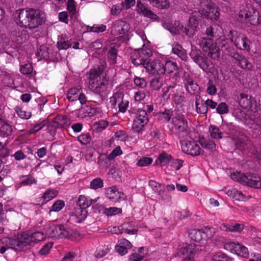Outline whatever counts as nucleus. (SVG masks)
<instances>
[{
  "label": "nucleus",
  "mask_w": 261,
  "mask_h": 261,
  "mask_svg": "<svg viewBox=\"0 0 261 261\" xmlns=\"http://www.w3.org/2000/svg\"><path fill=\"white\" fill-rule=\"evenodd\" d=\"M246 175L240 172H234L231 174L230 177L232 179L237 181L242 184H244V180L246 179Z\"/></svg>",
  "instance_id": "09e8293b"
},
{
  "label": "nucleus",
  "mask_w": 261,
  "mask_h": 261,
  "mask_svg": "<svg viewBox=\"0 0 261 261\" xmlns=\"http://www.w3.org/2000/svg\"><path fill=\"white\" fill-rule=\"evenodd\" d=\"M132 247L131 243L125 239H121L118 241L115 246L116 252L121 255L126 254L128 250Z\"/></svg>",
  "instance_id": "4be33fe9"
},
{
  "label": "nucleus",
  "mask_w": 261,
  "mask_h": 261,
  "mask_svg": "<svg viewBox=\"0 0 261 261\" xmlns=\"http://www.w3.org/2000/svg\"><path fill=\"white\" fill-rule=\"evenodd\" d=\"M108 246H99L94 253L95 256L97 258H100L105 256L109 252Z\"/></svg>",
  "instance_id": "a19ab883"
},
{
  "label": "nucleus",
  "mask_w": 261,
  "mask_h": 261,
  "mask_svg": "<svg viewBox=\"0 0 261 261\" xmlns=\"http://www.w3.org/2000/svg\"><path fill=\"white\" fill-rule=\"evenodd\" d=\"M128 29V24L124 21L116 20L113 23L111 34L116 38L123 36Z\"/></svg>",
  "instance_id": "f3484780"
},
{
  "label": "nucleus",
  "mask_w": 261,
  "mask_h": 261,
  "mask_svg": "<svg viewBox=\"0 0 261 261\" xmlns=\"http://www.w3.org/2000/svg\"><path fill=\"white\" fill-rule=\"evenodd\" d=\"M109 77L102 72L91 69L89 75V88L95 93H99L106 89Z\"/></svg>",
  "instance_id": "39448f33"
},
{
  "label": "nucleus",
  "mask_w": 261,
  "mask_h": 261,
  "mask_svg": "<svg viewBox=\"0 0 261 261\" xmlns=\"http://www.w3.org/2000/svg\"><path fill=\"white\" fill-rule=\"evenodd\" d=\"M184 84L187 91L191 94H196L199 92L200 88L190 77L188 73H185L183 77Z\"/></svg>",
  "instance_id": "6ab92c4d"
},
{
  "label": "nucleus",
  "mask_w": 261,
  "mask_h": 261,
  "mask_svg": "<svg viewBox=\"0 0 261 261\" xmlns=\"http://www.w3.org/2000/svg\"><path fill=\"white\" fill-rule=\"evenodd\" d=\"M58 194L57 190L48 189L43 193L40 197V200L42 201V203L45 204L57 197Z\"/></svg>",
  "instance_id": "c85d7f7f"
},
{
  "label": "nucleus",
  "mask_w": 261,
  "mask_h": 261,
  "mask_svg": "<svg viewBox=\"0 0 261 261\" xmlns=\"http://www.w3.org/2000/svg\"><path fill=\"white\" fill-rule=\"evenodd\" d=\"M65 206L64 202L61 200H57L52 205L49 212L60 211Z\"/></svg>",
  "instance_id": "5fc2aeb1"
},
{
  "label": "nucleus",
  "mask_w": 261,
  "mask_h": 261,
  "mask_svg": "<svg viewBox=\"0 0 261 261\" xmlns=\"http://www.w3.org/2000/svg\"><path fill=\"white\" fill-rule=\"evenodd\" d=\"M226 194L235 200L244 201L245 200V196L240 191L235 188H232L226 192Z\"/></svg>",
  "instance_id": "7c9ffc66"
},
{
  "label": "nucleus",
  "mask_w": 261,
  "mask_h": 261,
  "mask_svg": "<svg viewBox=\"0 0 261 261\" xmlns=\"http://www.w3.org/2000/svg\"><path fill=\"white\" fill-rule=\"evenodd\" d=\"M183 161L180 159H172L170 167L172 170H178L182 166Z\"/></svg>",
  "instance_id": "603ef678"
},
{
  "label": "nucleus",
  "mask_w": 261,
  "mask_h": 261,
  "mask_svg": "<svg viewBox=\"0 0 261 261\" xmlns=\"http://www.w3.org/2000/svg\"><path fill=\"white\" fill-rule=\"evenodd\" d=\"M172 127L179 134H186V136L190 134V128L188 126L187 120L185 116L181 114H176L173 115L171 121Z\"/></svg>",
  "instance_id": "1a4fd4ad"
},
{
  "label": "nucleus",
  "mask_w": 261,
  "mask_h": 261,
  "mask_svg": "<svg viewBox=\"0 0 261 261\" xmlns=\"http://www.w3.org/2000/svg\"><path fill=\"white\" fill-rule=\"evenodd\" d=\"M164 67L165 69V73H173L178 70L176 62L167 59H164Z\"/></svg>",
  "instance_id": "f704fd0d"
},
{
  "label": "nucleus",
  "mask_w": 261,
  "mask_h": 261,
  "mask_svg": "<svg viewBox=\"0 0 261 261\" xmlns=\"http://www.w3.org/2000/svg\"><path fill=\"white\" fill-rule=\"evenodd\" d=\"M195 105L196 112L198 113L204 114L207 112V107L206 106L205 102H204L202 100L197 99Z\"/></svg>",
  "instance_id": "79ce46f5"
},
{
  "label": "nucleus",
  "mask_w": 261,
  "mask_h": 261,
  "mask_svg": "<svg viewBox=\"0 0 261 261\" xmlns=\"http://www.w3.org/2000/svg\"><path fill=\"white\" fill-rule=\"evenodd\" d=\"M190 56L194 61L203 70L207 71V67L204 59L200 56L199 51L197 50H192Z\"/></svg>",
  "instance_id": "393cba45"
},
{
  "label": "nucleus",
  "mask_w": 261,
  "mask_h": 261,
  "mask_svg": "<svg viewBox=\"0 0 261 261\" xmlns=\"http://www.w3.org/2000/svg\"><path fill=\"white\" fill-rule=\"evenodd\" d=\"M106 198L112 203H116L126 198L124 194L119 191L116 186H112L105 189Z\"/></svg>",
  "instance_id": "2eb2a0df"
},
{
  "label": "nucleus",
  "mask_w": 261,
  "mask_h": 261,
  "mask_svg": "<svg viewBox=\"0 0 261 261\" xmlns=\"http://www.w3.org/2000/svg\"><path fill=\"white\" fill-rule=\"evenodd\" d=\"M204 236L202 229H193L189 232L190 238L195 242L204 240Z\"/></svg>",
  "instance_id": "72a5a7b5"
},
{
  "label": "nucleus",
  "mask_w": 261,
  "mask_h": 261,
  "mask_svg": "<svg viewBox=\"0 0 261 261\" xmlns=\"http://www.w3.org/2000/svg\"><path fill=\"white\" fill-rule=\"evenodd\" d=\"M79 142L84 145L88 144L91 140V137L88 134H83L80 135L78 138Z\"/></svg>",
  "instance_id": "774afa93"
},
{
  "label": "nucleus",
  "mask_w": 261,
  "mask_h": 261,
  "mask_svg": "<svg viewBox=\"0 0 261 261\" xmlns=\"http://www.w3.org/2000/svg\"><path fill=\"white\" fill-rule=\"evenodd\" d=\"M1 243L6 247L12 248L16 251L23 250L21 235H18L16 239L4 237L0 240Z\"/></svg>",
  "instance_id": "4468645a"
},
{
  "label": "nucleus",
  "mask_w": 261,
  "mask_h": 261,
  "mask_svg": "<svg viewBox=\"0 0 261 261\" xmlns=\"http://www.w3.org/2000/svg\"><path fill=\"white\" fill-rule=\"evenodd\" d=\"M162 25L165 29L168 30L172 34H184L185 28L178 21L176 20L173 23L164 22L162 23Z\"/></svg>",
  "instance_id": "aec40b11"
},
{
  "label": "nucleus",
  "mask_w": 261,
  "mask_h": 261,
  "mask_svg": "<svg viewBox=\"0 0 261 261\" xmlns=\"http://www.w3.org/2000/svg\"><path fill=\"white\" fill-rule=\"evenodd\" d=\"M172 159V157L170 154L163 152L159 155L156 163L161 166H167L168 164H170Z\"/></svg>",
  "instance_id": "e433bc0d"
},
{
  "label": "nucleus",
  "mask_w": 261,
  "mask_h": 261,
  "mask_svg": "<svg viewBox=\"0 0 261 261\" xmlns=\"http://www.w3.org/2000/svg\"><path fill=\"white\" fill-rule=\"evenodd\" d=\"M235 58L242 68L248 70L251 69L252 67L251 63L244 56L237 55Z\"/></svg>",
  "instance_id": "c9c22d12"
},
{
  "label": "nucleus",
  "mask_w": 261,
  "mask_h": 261,
  "mask_svg": "<svg viewBox=\"0 0 261 261\" xmlns=\"http://www.w3.org/2000/svg\"><path fill=\"white\" fill-rule=\"evenodd\" d=\"M0 132L4 136H8L12 132L11 126L3 120V123L0 125Z\"/></svg>",
  "instance_id": "a18cd8bd"
},
{
  "label": "nucleus",
  "mask_w": 261,
  "mask_h": 261,
  "mask_svg": "<svg viewBox=\"0 0 261 261\" xmlns=\"http://www.w3.org/2000/svg\"><path fill=\"white\" fill-rule=\"evenodd\" d=\"M229 37L238 48L249 51L250 41L244 34L236 31H231L229 34Z\"/></svg>",
  "instance_id": "9b49d317"
},
{
  "label": "nucleus",
  "mask_w": 261,
  "mask_h": 261,
  "mask_svg": "<svg viewBox=\"0 0 261 261\" xmlns=\"http://www.w3.org/2000/svg\"><path fill=\"white\" fill-rule=\"evenodd\" d=\"M122 154V150L121 149V148L120 147V146H117L113 150L111 153L108 155L107 159L109 160H112L117 156L120 155Z\"/></svg>",
  "instance_id": "e2e57ef3"
},
{
  "label": "nucleus",
  "mask_w": 261,
  "mask_h": 261,
  "mask_svg": "<svg viewBox=\"0 0 261 261\" xmlns=\"http://www.w3.org/2000/svg\"><path fill=\"white\" fill-rule=\"evenodd\" d=\"M199 44L204 51L208 52L213 59L216 60L220 57V49L211 38H201L199 40Z\"/></svg>",
  "instance_id": "0eeeda50"
},
{
  "label": "nucleus",
  "mask_w": 261,
  "mask_h": 261,
  "mask_svg": "<svg viewBox=\"0 0 261 261\" xmlns=\"http://www.w3.org/2000/svg\"><path fill=\"white\" fill-rule=\"evenodd\" d=\"M224 249L244 258H248L249 255L248 248L239 243L227 242L224 245Z\"/></svg>",
  "instance_id": "ddd939ff"
},
{
  "label": "nucleus",
  "mask_w": 261,
  "mask_h": 261,
  "mask_svg": "<svg viewBox=\"0 0 261 261\" xmlns=\"http://www.w3.org/2000/svg\"><path fill=\"white\" fill-rule=\"evenodd\" d=\"M24 179H22L20 184L21 186H31L36 183V180L32 176H24Z\"/></svg>",
  "instance_id": "0e129e2a"
},
{
  "label": "nucleus",
  "mask_w": 261,
  "mask_h": 261,
  "mask_svg": "<svg viewBox=\"0 0 261 261\" xmlns=\"http://www.w3.org/2000/svg\"><path fill=\"white\" fill-rule=\"evenodd\" d=\"M45 234L40 231H37L31 234L23 233L21 234L23 250L29 245H33L39 242L43 241L46 237Z\"/></svg>",
  "instance_id": "f8f14e48"
},
{
  "label": "nucleus",
  "mask_w": 261,
  "mask_h": 261,
  "mask_svg": "<svg viewBox=\"0 0 261 261\" xmlns=\"http://www.w3.org/2000/svg\"><path fill=\"white\" fill-rule=\"evenodd\" d=\"M47 237L55 239H68L75 240L80 237V233L76 230L67 228L64 225L57 224L54 222H49L44 227Z\"/></svg>",
  "instance_id": "20e7f679"
},
{
  "label": "nucleus",
  "mask_w": 261,
  "mask_h": 261,
  "mask_svg": "<svg viewBox=\"0 0 261 261\" xmlns=\"http://www.w3.org/2000/svg\"><path fill=\"white\" fill-rule=\"evenodd\" d=\"M212 259L214 261H228V257L224 253L219 252L213 255Z\"/></svg>",
  "instance_id": "052dcab7"
},
{
  "label": "nucleus",
  "mask_w": 261,
  "mask_h": 261,
  "mask_svg": "<svg viewBox=\"0 0 261 261\" xmlns=\"http://www.w3.org/2000/svg\"><path fill=\"white\" fill-rule=\"evenodd\" d=\"M197 13H198L197 11L196 12H194L193 14L190 13L192 16L190 17L188 21V28H185L184 29V34L189 37L193 36L197 31V28L198 25V21L195 18Z\"/></svg>",
  "instance_id": "a211bd4d"
},
{
  "label": "nucleus",
  "mask_w": 261,
  "mask_h": 261,
  "mask_svg": "<svg viewBox=\"0 0 261 261\" xmlns=\"http://www.w3.org/2000/svg\"><path fill=\"white\" fill-rule=\"evenodd\" d=\"M137 11L139 13L151 19H156V15L150 10L146 8L140 2L138 1L137 4Z\"/></svg>",
  "instance_id": "a878e982"
},
{
  "label": "nucleus",
  "mask_w": 261,
  "mask_h": 261,
  "mask_svg": "<svg viewBox=\"0 0 261 261\" xmlns=\"http://www.w3.org/2000/svg\"><path fill=\"white\" fill-rule=\"evenodd\" d=\"M162 86V82L159 77H155L150 82V86L153 90H159L161 88Z\"/></svg>",
  "instance_id": "338daca9"
},
{
  "label": "nucleus",
  "mask_w": 261,
  "mask_h": 261,
  "mask_svg": "<svg viewBox=\"0 0 261 261\" xmlns=\"http://www.w3.org/2000/svg\"><path fill=\"white\" fill-rule=\"evenodd\" d=\"M197 247V245L191 244L185 247H181L178 250L177 254L179 256H186L181 261H193Z\"/></svg>",
  "instance_id": "dca6fc26"
},
{
  "label": "nucleus",
  "mask_w": 261,
  "mask_h": 261,
  "mask_svg": "<svg viewBox=\"0 0 261 261\" xmlns=\"http://www.w3.org/2000/svg\"><path fill=\"white\" fill-rule=\"evenodd\" d=\"M190 140H182L180 141V144L182 150L184 152L192 156H197L201 154L202 149L199 146V143L191 139L190 135L187 136Z\"/></svg>",
  "instance_id": "6e6552de"
},
{
  "label": "nucleus",
  "mask_w": 261,
  "mask_h": 261,
  "mask_svg": "<svg viewBox=\"0 0 261 261\" xmlns=\"http://www.w3.org/2000/svg\"><path fill=\"white\" fill-rule=\"evenodd\" d=\"M239 17L244 19L246 23L256 25L260 23L259 12L249 4L243 5L240 7Z\"/></svg>",
  "instance_id": "423d86ee"
},
{
  "label": "nucleus",
  "mask_w": 261,
  "mask_h": 261,
  "mask_svg": "<svg viewBox=\"0 0 261 261\" xmlns=\"http://www.w3.org/2000/svg\"><path fill=\"white\" fill-rule=\"evenodd\" d=\"M209 132L211 137L213 139H220L223 137L222 133L216 126L211 125L209 128Z\"/></svg>",
  "instance_id": "37998d69"
},
{
  "label": "nucleus",
  "mask_w": 261,
  "mask_h": 261,
  "mask_svg": "<svg viewBox=\"0 0 261 261\" xmlns=\"http://www.w3.org/2000/svg\"><path fill=\"white\" fill-rule=\"evenodd\" d=\"M146 255L144 248L140 247L137 252L132 253L129 258V261H142Z\"/></svg>",
  "instance_id": "4c0bfd02"
},
{
  "label": "nucleus",
  "mask_w": 261,
  "mask_h": 261,
  "mask_svg": "<svg viewBox=\"0 0 261 261\" xmlns=\"http://www.w3.org/2000/svg\"><path fill=\"white\" fill-rule=\"evenodd\" d=\"M103 212L108 216H112L121 213L122 210L116 207H111L105 208Z\"/></svg>",
  "instance_id": "13d9d810"
},
{
  "label": "nucleus",
  "mask_w": 261,
  "mask_h": 261,
  "mask_svg": "<svg viewBox=\"0 0 261 261\" xmlns=\"http://www.w3.org/2000/svg\"><path fill=\"white\" fill-rule=\"evenodd\" d=\"M108 124L109 123L107 121L102 120L95 123L94 127L97 132H99L106 129L108 125Z\"/></svg>",
  "instance_id": "864d4df0"
},
{
  "label": "nucleus",
  "mask_w": 261,
  "mask_h": 261,
  "mask_svg": "<svg viewBox=\"0 0 261 261\" xmlns=\"http://www.w3.org/2000/svg\"><path fill=\"white\" fill-rule=\"evenodd\" d=\"M81 89L76 88H71L67 94V98L69 101L77 100Z\"/></svg>",
  "instance_id": "ea45409f"
},
{
  "label": "nucleus",
  "mask_w": 261,
  "mask_h": 261,
  "mask_svg": "<svg viewBox=\"0 0 261 261\" xmlns=\"http://www.w3.org/2000/svg\"><path fill=\"white\" fill-rule=\"evenodd\" d=\"M87 212L83 208L77 207L75 210L73 218L75 219V222L81 223L87 217Z\"/></svg>",
  "instance_id": "2f4dec72"
},
{
  "label": "nucleus",
  "mask_w": 261,
  "mask_h": 261,
  "mask_svg": "<svg viewBox=\"0 0 261 261\" xmlns=\"http://www.w3.org/2000/svg\"><path fill=\"white\" fill-rule=\"evenodd\" d=\"M153 6L158 8L166 9L169 7L167 0H149Z\"/></svg>",
  "instance_id": "c03bdc74"
},
{
  "label": "nucleus",
  "mask_w": 261,
  "mask_h": 261,
  "mask_svg": "<svg viewBox=\"0 0 261 261\" xmlns=\"http://www.w3.org/2000/svg\"><path fill=\"white\" fill-rule=\"evenodd\" d=\"M200 144L203 148L211 150L215 149L216 147L215 143L213 141L210 140H201Z\"/></svg>",
  "instance_id": "4d7b16f0"
},
{
  "label": "nucleus",
  "mask_w": 261,
  "mask_h": 261,
  "mask_svg": "<svg viewBox=\"0 0 261 261\" xmlns=\"http://www.w3.org/2000/svg\"><path fill=\"white\" fill-rule=\"evenodd\" d=\"M148 121V119L146 111L143 110H138L134 118L132 125L133 131L138 134H142Z\"/></svg>",
  "instance_id": "9d476101"
},
{
  "label": "nucleus",
  "mask_w": 261,
  "mask_h": 261,
  "mask_svg": "<svg viewBox=\"0 0 261 261\" xmlns=\"http://www.w3.org/2000/svg\"><path fill=\"white\" fill-rule=\"evenodd\" d=\"M99 197H97L95 199H90L89 197L85 196V195H80L77 204L80 208H83L86 210V208L89 207L91 205L96 203Z\"/></svg>",
  "instance_id": "b1692460"
},
{
  "label": "nucleus",
  "mask_w": 261,
  "mask_h": 261,
  "mask_svg": "<svg viewBox=\"0 0 261 261\" xmlns=\"http://www.w3.org/2000/svg\"><path fill=\"white\" fill-rule=\"evenodd\" d=\"M244 226L242 224L231 223L229 224H222L220 229L223 231H229L232 232H239L243 230Z\"/></svg>",
  "instance_id": "c756f323"
},
{
  "label": "nucleus",
  "mask_w": 261,
  "mask_h": 261,
  "mask_svg": "<svg viewBox=\"0 0 261 261\" xmlns=\"http://www.w3.org/2000/svg\"><path fill=\"white\" fill-rule=\"evenodd\" d=\"M243 185L248 187L259 189L261 188V177L256 174H248L246 176Z\"/></svg>",
  "instance_id": "412c9836"
},
{
  "label": "nucleus",
  "mask_w": 261,
  "mask_h": 261,
  "mask_svg": "<svg viewBox=\"0 0 261 261\" xmlns=\"http://www.w3.org/2000/svg\"><path fill=\"white\" fill-rule=\"evenodd\" d=\"M123 98L124 95L122 92H116L110 98L109 102L112 107H115L116 105L119 106L125 101Z\"/></svg>",
  "instance_id": "473e14b6"
},
{
  "label": "nucleus",
  "mask_w": 261,
  "mask_h": 261,
  "mask_svg": "<svg viewBox=\"0 0 261 261\" xmlns=\"http://www.w3.org/2000/svg\"><path fill=\"white\" fill-rule=\"evenodd\" d=\"M186 11L193 14L198 12L202 17L212 21L218 20L220 16V9L211 0H194L188 2Z\"/></svg>",
  "instance_id": "f03ea898"
},
{
  "label": "nucleus",
  "mask_w": 261,
  "mask_h": 261,
  "mask_svg": "<svg viewBox=\"0 0 261 261\" xmlns=\"http://www.w3.org/2000/svg\"><path fill=\"white\" fill-rule=\"evenodd\" d=\"M13 17L19 26L30 29L37 28L44 21L43 13L32 9L18 10L13 14Z\"/></svg>",
  "instance_id": "7ed1b4c3"
},
{
  "label": "nucleus",
  "mask_w": 261,
  "mask_h": 261,
  "mask_svg": "<svg viewBox=\"0 0 261 261\" xmlns=\"http://www.w3.org/2000/svg\"><path fill=\"white\" fill-rule=\"evenodd\" d=\"M169 87H172V90L170 91V97L175 101V103H179L184 100V97L181 95L180 91L177 88H176V85L174 84Z\"/></svg>",
  "instance_id": "cd10ccee"
},
{
  "label": "nucleus",
  "mask_w": 261,
  "mask_h": 261,
  "mask_svg": "<svg viewBox=\"0 0 261 261\" xmlns=\"http://www.w3.org/2000/svg\"><path fill=\"white\" fill-rule=\"evenodd\" d=\"M144 42L142 48L135 50L131 56L132 62L135 65H143L146 71L149 74L154 76H162L165 74V69L164 67V59H156L152 60L149 58L152 55V50L146 46L147 43H150L147 40L145 35L142 37Z\"/></svg>",
  "instance_id": "f257e3e1"
},
{
  "label": "nucleus",
  "mask_w": 261,
  "mask_h": 261,
  "mask_svg": "<svg viewBox=\"0 0 261 261\" xmlns=\"http://www.w3.org/2000/svg\"><path fill=\"white\" fill-rule=\"evenodd\" d=\"M172 50L173 53L176 55L182 60H187L188 56L186 50L179 44L177 43L173 44Z\"/></svg>",
  "instance_id": "bb28decb"
},
{
  "label": "nucleus",
  "mask_w": 261,
  "mask_h": 261,
  "mask_svg": "<svg viewBox=\"0 0 261 261\" xmlns=\"http://www.w3.org/2000/svg\"><path fill=\"white\" fill-rule=\"evenodd\" d=\"M67 10L69 14L71 21L74 22L78 20L79 12L76 10V4L74 0H68Z\"/></svg>",
  "instance_id": "5701e85b"
},
{
  "label": "nucleus",
  "mask_w": 261,
  "mask_h": 261,
  "mask_svg": "<svg viewBox=\"0 0 261 261\" xmlns=\"http://www.w3.org/2000/svg\"><path fill=\"white\" fill-rule=\"evenodd\" d=\"M153 162V160L149 157H143L139 159L136 165L138 167H146L150 165Z\"/></svg>",
  "instance_id": "3c124183"
},
{
  "label": "nucleus",
  "mask_w": 261,
  "mask_h": 261,
  "mask_svg": "<svg viewBox=\"0 0 261 261\" xmlns=\"http://www.w3.org/2000/svg\"><path fill=\"white\" fill-rule=\"evenodd\" d=\"M20 72L24 75H29L33 72V67L31 64L27 63L22 65L20 68Z\"/></svg>",
  "instance_id": "bf43d9fd"
},
{
  "label": "nucleus",
  "mask_w": 261,
  "mask_h": 261,
  "mask_svg": "<svg viewBox=\"0 0 261 261\" xmlns=\"http://www.w3.org/2000/svg\"><path fill=\"white\" fill-rule=\"evenodd\" d=\"M103 187V180L99 177L93 179L90 184V188L93 190H97Z\"/></svg>",
  "instance_id": "de8ad7c7"
},
{
  "label": "nucleus",
  "mask_w": 261,
  "mask_h": 261,
  "mask_svg": "<svg viewBox=\"0 0 261 261\" xmlns=\"http://www.w3.org/2000/svg\"><path fill=\"white\" fill-rule=\"evenodd\" d=\"M158 194L160 196L162 200L166 202H169L171 201L172 199L171 195L168 193V191H165V190H160V191L158 193Z\"/></svg>",
  "instance_id": "69168bd1"
},
{
  "label": "nucleus",
  "mask_w": 261,
  "mask_h": 261,
  "mask_svg": "<svg viewBox=\"0 0 261 261\" xmlns=\"http://www.w3.org/2000/svg\"><path fill=\"white\" fill-rule=\"evenodd\" d=\"M122 232L128 234H135L138 232V229L135 227V224L132 222L130 224L124 223L122 225Z\"/></svg>",
  "instance_id": "58836bf2"
},
{
  "label": "nucleus",
  "mask_w": 261,
  "mask_h": 261,
  "mask_svg": "<svg viewBox=\"0 0 261 261\" xmlns=\"http://www.w3.org/2000/svg\"><path fill=\"white\" fill-rule=\"evenodd\" d=\"M216 111L219 114H224L228 112L229 108L226 103L221 102L218 105Z\"/></svg>",
  "instance_id": "680f3d73"
},
{
  "label": "nucleus",
  "mask_w": 261,
  "mask_h": 261,
  "mask_svg": "<svg viewBox=\"0 0 261 261\" xmlns=\"http://www.w3.org/2000/svg\"><path fill=\"white\" fill-rule=\"evenodd\" d=\"M36 55L41 59H47L48 58V53L44 46H41L38 49Z\"/></svg>",
  "instance_id": "6e6d98bb"
},
{
  "label": "nucleus",
  "mask_w": 261,
  "mask_h": 261,
  "mask_svg": "<svg viewBox=\"0 0 261 261\" xmlns=\"http://www.w3.org/2000/svg\"><path fill=\"white\" fill-rule=\"evenodd\" d=\"M15 111L18 116L21 119H29L32 116L30 112L26 111L18 107L15 108Z\"/></svg>",
  "instance_id": "49530a36"
},
{
  "label": "nucleus",
  "mask_w": 261,
  "mask_h": 261,
  "mask_svg": "<svg viewBox=\"0 0 261 261\" xmlns=\"http://www.w3.org/2000/svg\"><path fill=\"white\" fill-rule=\"evenodd\" d=\"M204 236V240L212 238L216 233V229L214 227H205L202 229Z\"/></svg>",
  "instance_id": "8fccbe9b"
}]
</instances>
